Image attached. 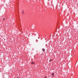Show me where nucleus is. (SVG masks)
I'll return each mask as SVG.
<instances>
[{
	"mask_svg": "<svg viewBox=\"0 0 78 78\" xmlns=\"http://www.w3.org/2000/svg\"><path fill=\"white\" fill-rule=\"evenodd\" d=\"M42 50L43 51V52H44V51H45V49L44 48H43L42 49Z\"/></svg>",
	"mask_w": 78,
	"mask_h": 78,
	"instance_id": "1",
	"label": "nucleus"
},
{
	"mask_svg": "<svg viewBox=\"0 0 78 78\" xmlns=\"http://www.w3.org/2000/svg\"><path fill=\"white\" fill-rule=\"evenodd\" d=\"M21 12L23 14H24V12H23V11L21 10Z\"/></svg>",
	"mask_w": 78,
	"mask_h": 78,
	"instance_id": "2",
	"label": "nucleus"
},
{
	"mask_svg": "<svg viewBox=\"0 0 78 78\" xmlns=\"http://www.w3.org/2000/svg\"><path fill=\"white\" fill-rule=\"evenodd\" d=\"M51 61H53V60L52 59L50 60L49 61V62H51Z\"/></svg>",
	"mask_w": 78,
	"mask_h": 78,
	"instance_id": "3",
	"label": "nucleus"
},
{
	"mask_svg": "<svg viewBox=\"0 0 78 78\" xmlns=\"http://www.w3.org/2000/svg\"><path fill=\"white\" fill-rule=\"evenodd\" d=\"M52 76H53V75H54V73H53L52 74Z\"/></svg>",
	"mask_w": 78,
	"mask_h": 78,
	"instance_id": "4",
	"label": "nucleus"
},
{
	"mask_svg": "<svg viewBox=\"0 0 78 78\" xmlns=\"http://www.w3.org/2000/svg\"><path fill=\"white\" fill-rule=\"evenodd\" d=\"M33 63H34L33 62H32L31 63L32 64H33Z\"/></svg>",
	"mask_w": 78,
	"mask_h": 78,
	"instance_id": "5",
	"label": "nucleus"
},
{
	"mask_svg": "<svg viewBox=\"0 0 78 78\" xmlns=\"http://www.w3.org/2000/svg\"><path fill=\"white\" fill-rule=\"evenodd\" d=\"M3 19L4 20H5V18H3Z\"/></svg>",
	"mask_w": 78,
	"mask_h": 78,
	"instance_id": "6",
	"label": "nucleus"
},
{
	"mask_svg": "<svg viewBox=\"0 0 78 78\" xmlns=\"http://www.w3.org/2000/svg\"><path fill=\"white\" fill-rule=\"evenodd\" d=\"M35 64V63L34 62V64Z\"/></svg>",
	"mask_w": 78,
	"mask_h": 78,
	"instance_id": "7",
	"label": "nucleus"
}]
</instances>
